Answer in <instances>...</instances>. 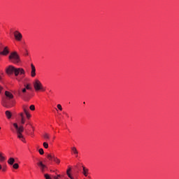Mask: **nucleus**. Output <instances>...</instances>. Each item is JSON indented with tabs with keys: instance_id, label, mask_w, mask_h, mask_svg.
I'll list each match as a JSON object with an SVG mask.
<instances>
[{
	"instance_id": "obj_30",
	"label": "nucleus",
	"mask_w": 179,
	"mask_h": 179,
	"mask_svg": "<svg viewBox=\"0 0 179 179\" xmlns=\"http://www.w3.org/2000/svg\"><path fill=\"white\" fill-rule=\"evenodd\" d=\"M20 115L21 119L24 118V115H23V113H20Z\"/></svg>"
},
{
	"instance_id": "obj_20",
	"label": "nucleus",
	"mask_w": 179,
	"mask_h": 179,
	"mask_svg": "<svg viewBox=\"0 0 179 179\" xmlns=\"http://www.w3.org/2000/svg\"><path fill=\"white\" fill-rule=\"evenodd\" d=\"M0 162H5V157H3L1 152H0Z\"/></svg>"
},
{
	"instance_id": "obj_16",
	"label": "nucleus",
	"mask_w": 179,
	"mask_h": 179,
	"mask_svg": "<svg viewBox=\"0 0 179 179\" xmlns=\"http://www.w3.org/2000/svg\"><path fill=\"white\" fill-rule=\"evenodd\" d=\"M71 168H69V169H67L66 171V174L68 176V177H69V178L71 179H73V177H72V176H71V173H69V171H71Z\"/></svg>"
},
{
	"instance_id": "obj_33",
	"label": "nucleus",
	"mask_w": 179,
	"mask_h": 179,
	"mask_svg": "<svg viewBox=\"0 0 179 179\" xmlns=\"http://www.w3.org/2000/svg\"><path fill=\"white\" fill-rule=\"evenodd\" d=\"M22 93H26V92H27V89L26 88H23L22 90Z\"/></svg>"
},
{
	"instance_id": "obj_11",
	"label": "nucleus",
	"mask_w": 179,
	"mask_h": 179,
	"mask_svg": "<svg viewBox=\"0 0 179 179\" xmlns=\"http://www.w3.org/2000/svg\"><path fill=\"white\" fill-rule=\"evenodd\" d=\"M83 174L85 176V177H87V174H89V169L85 166H83Z\"/></svg>"
},
{
	"instance_id": "obj_32",
	"label": "nucleus",
	"mask_w": 179,
	"mask_h": 179,
	"mask_svg": "<svg viewBox=\"0 0 179 179\" xmlns=\"http://www.w3.org/2000/svg\"><path fill=\"white\" fill-rule=\"evenodd\" d=\"M24 122H26V120L24 119H21V124H24Z\"/></svg>"
},
{
	"instance_id": "obj_12",
	"label": "nucleus",
	"mask_w": 179,
	"mask_h": 179,
	"mask_svg": "<svg viewBox=\"0 0 179 179\" xmlns=\"http://www.w3.org/2000/svg\"><path fill=\"white\" fill-rule=\"evenodd\" d=\"M5 96L8 97V99H13V94L10 92L6 91Z\"/></svg>"
},
{
	"instance_id": "obj_5",
	"label": "nucleus",
	"mask_w": 179,
	"mask_h": 179,
	"mask_svg": "<svg viewBox=\"0 0 179 179\" xmlns=\"http://www.w3.org/2000/svg\"><path fill=\"white\" fill-rule=\"evenodd\" d=\"M24 129L23 128V126L18 127L17 129V136L19 139H20V141H22V142L25 143L26 140H24V137L23 136V134H22V132H23Z\"/></svg>"
},
{
	"instance_id": "obj_24",
	"label": "nucleus",
	"mask_w": 179,
	"mask_h": 179,
	"mask_svg": "<svg viewBox=\"0 0 179 179\" xmlns=\"http://www.w3.org/2000/svg\"><path fill=\"white\" fill-rule=\"evenodd\" d=\"M29 108L31 111H34V110H36V107L34 106V105H31Z\"/></svg>"
},
{
	"instance_id": "obj_25",
	"label": "nucleus",
	"mask_w": 179,
	"mask_h": 179,
	"mask_svg": "<svg viewBox=\"0 0 179 179\" xmlns=\"http://www.w3.org/2000/svg\"><path fill=\"white\" fill-rule=\"evenodd\" d=\"M13 169H19V164H14L13 165Z\"/></svg>"
},
{
	"instance_id": "obj_28",
	"label": "nucleus",
	"mask_w": 179,
	"mask_h": 179,
	"mask_svg": "<svg viewBox=\"0 0 179 179\" xmlns=\"http://www.w3.org/2000/svg\"><path fill=\"white\" fill-rule=\"evenodd\" d=\"M24 45H26V42H22L21 47H22V48H24Z\"/></svg>"
},
{
	"instance_id": "obj_43",
	"label": "nucleus",
	"mask_w": 179,
	"mask_h": 179,
	"mask_svg": "<svg viewBox=\"0 0 179 179\" xmlns=\"http://www.w3.org/2000/svg\"><path fill=\"white\" fill-rule=\"evenodd\" d=\"M83 104H85V102H83Z\"/></svg>"
},
{
	"instance_id": "obj_39",
	"label": "nucleus",
	"mask_w": 179,
	"mask_h": 179,
	"mask_svg": "<svg viewBox=\"0 0 179 179\" xmlns=\"http://www.w3.org/2000/svg\"><path fill=\"white\" fill-rule=\"evenodd\" d=\"M57 178H58L59 177H61V175H57Z\"/></svg>"
},
{
	"instance_id": "obj_41",
	"label": "nucleus",
	"mask_w": 179,
	"mask_h": 179,
	"mask_svg": "<svg viewBox=\"0 0 179 179\" xmlns=\"http://www.w3.org/2000/svg\"><path fill=\"white\" fill-rule=\"evenodd\" d=\"M66 117H69L67 113H66Z\"/></svg>"
},
{
	"instance_id": "obj_23",
	"label": "nucleus",
	"mask_w": 179,
	"mask_h": 179,
	"mask_svg": "<svg viewBox=\"0 0 179 179\" xmlns=\"http://www.w3.org/2000/svg\"><path fill=\"white\" fill-rule=\"evenodd\" d=\"M43 147L45 148V149H48V143L44 142Z\"/></svg>"
},
{
	"instance_id": "obj_7",
	"label": "nucleus",
	"mask_w": 179,
	"mask_h": 179,
	"mask_svg": "<svg viewBox=\"0 0 179 179\" xmlns=\"http://www.w3.org/2000/svg\"><path fill=\"white\" fill-rule=\"evenodd\" d=\"M22 110H23L28 120H30V117H31V115H30V113H29V110L27 109V108H26V106H22Z\"/></svg>"
},
{
	"instance_id": "obj_27",
	"label": "nucleus",
	"mask_w": 179,
	"mask_h": 179,
	"mask_svg": "<svg viewBox=\"0 0 179 179\" xmlns=\"http://www.w3.org/2000/svg\"><path fill=\"white\" fill-rule=\"evenodd\" d=\"M57 108L60 110V111H62V106H61V104H57Z\"/></svg>"
},
{
	"instance_id": "obj_44",
	"label": "nucleus",
	"mask_w": 179,
	"mask_h": 179,
	"mask_svg": "<svg viewBox=\"0 0 179 179\" xmlns=\"http://www.w3.org/2000/svg\"><path fill=\"white\" fill-rule=\"evenodd\" d=\"M0 129H1V127H0Z\"/></svg>"
},
{
	"instance_id": "obj_37",
	"label": "nucleus",
	"mask_w": 179,
	"mask_h": 179,
	"mask_svg": "<svg viewBox=\"0 0 179 179\" xmlns=\"http://www.w3.org/2000/svg\"><path fill=\"white\" fill-rule=\"evenodd\" d=\"M54 179H58V177L54 176Z\"/></svg>"
},
{
	"instance_id": "obj_8",
	"label": "nucleus",
	"mask_w": 179,
	"mask_h": 179,
	"mask_svg": "<svg viewBox=\"0 0 179 179\" xmlns=\"http://www.w3.org/2000/svg\"><path fill=\"white\" fill-rule=\"evenodd\" d=\"M8 54H9V49L7 46L3 48V51L0 52V55H8Z\"/></svg>"
},
{
	"instance_id": "obj_36",
	"label": "nucleus",
	"mask_w": 179,
	"mask_h": 179,
	"mask_svg": "<svg viewBox=\"0 0 179 179\" xmlns=\"http://www.w3.org/2000/svg\"><path fill=\"white\" fill-rule=\"evenodd\" d=\"M0 170H2V165L0 164Z\"/></svg>"
},
{
	"instance_id": "obj_35",
	"label": "nucleus",
	"mask_w": 179,
	"mask_h": 179,
	"mask_svg": "<svg viewBox=\"0 0 179 179\" xmlns=\"http://www.w3.org/2000/svg\"><path fill=\"white\" fill-rule=\"evenodd\" d=\"M3 90V87H0V93H1V90Z\"/></svg>"
},
{
	"instance_id": "obj_22",
	"label": "nucleus",
	"mask_w": 179,
	"mask_h": 179,
	"mask_svg": "<svg viewBox=\"0 0 179 179\" xmlns=\"http://www.w3.org/2000/svg\"><path fill=\"white\" fill-rule=\"evenodd\" d=\"M44 177L45 179H52L51 176H50V175L48 173L44 174Z\"/></svg>"
},
{
	"instance_id": "obj_40",
	"label": "nucleus",
	"mask_w": 179,
	"mask_h": 179,
	"mask_svg": "<svg viewBox=\"0 0 179 179\" xmlns=\"http://www.w3.org/2000/svg\"><path fill=\"white\" fill-rule=\"evenodd\" d=\"M0 80H2V77H1V76H0Z\"/></svg>"
},
{
	"instance_id": "obj_29",
	"label": "nucleus",
	"mask_w": 179,
	"mask_h": 179,
	"mask_svg": "<svg viewBox=\"0 0 179 179\" xmlns=\"http://www.w3.org/2000/svg\"><path fill=\"white\" fill-rule=\"evenodd\" d=\"M13 127H15V129H17L19 128V126H17V123H14Z\"/></svg>"
},
{
	"instance_id": "obj_42",
	"label": "nucleus",
	"mask_w": 179,
	"mask_h": 179,
	"mask_svg": "<svg viewBox=\"0 0 179 179\" xmlns=\"http://www.w3.org/2000/svg\"><path fill=\"white\" fill-rule=\"evenodd\" d=\"M31 128H32V129H34V127H31Z\"/></svg>"
},
{
	"instance_id": "obj_17",
	"label": "nucleus",
	"mask_w": 179,
	"mask_h": 179,
	"mask_svg": "<svg viewBox=\"0 0 179 179\" xmlns=\"http://www.w3.org/2000/svg\"><path fill=\"white\" fill-rule=\"evenodd\" d=\"M53 161L57 164H59V163H61V161L59 160V159L57 158V157H55L53 158Z\"/></svg>"
},
{
	"instance_id": "obj_1",
	"label": "nucleus",
	"mask_w": 179,
	"mask_h": 179,
	"mask_svg": "<svg viewBox=\"0 0 179 179\" xmlns=\"http://www.w3.org/2000/svg\"><path fill=\"white\" fill-rule=\"evenodd\" d=\"M7 75H15V76H19V75H24V69L22 68H16L13 66H9L6 69Z\"/></svg>"
},
{
	"instance_id": "obj_26",
	"label": "nucleus",
	"mask_w": 179,
	"mask_h": 179,
	"mask_svg": "<svg viewBox=\"0 0 179 179\" xmlns=\"http://www.w3.org/2000/svg\"><path fill=\"white\" fill-rule=\"evenodd\" d=\"M38 152L40 155H44V150L43 148L39 149Z\"/></svg>"
},
{
	"instance_id": "obj_3",
	"label": "nucleus",
	"mask_w": 179,
	"mask_h": 179,
	"mask_svg": "<svg viewBox=\"0 0 179 179\" xmlns=\"http://www.w3.org/2000/svg\"><path fill=\"white\" fill-rule=\"evenodd\" d=\"M34 87L36 90V92H38L39 90H41L42 92H45V89H44V87H43V84L40 80H35L33 83Z\"/></svg>"
},
{
	"instance_id": "obj_38",
	"label": "nucleus",
	"mask_w": 179,
	"mask_h": 179,
	"mask_svg": "<svg viewBox=\"0 0 179 179\" xmlns=\"http://www.w3.org/2000/svg\"><path fill=\"white\" fill-rule=\"evenodd\" d=\"M3 171H5V168L1 169Z\"/></svg>"
},
{
	"instance_id": "obj_18",
	"label": "nucleus",
	"mask_w": 179,
	"mask_h": 179,
	"mask_svg": "<svg viewBox=\"0 0 179 179\" xmlns=\"http://www.w3.org/2000/svg\"><path fill=\"white\" fill-rule=\"evenodd\" d=\"M71 150L73 152L74 155H78V150L76 149V148L73 147L71 148Z\"/></svg>"
},
{
	"instance_id": "obj_6",
	"label": "nucleus",
	"mask_w": 179,
	"mask_h": 179,
	"mask_svg": "<svg viewBox=\"0 0 179 179\" xmlns=\"http://www.w3.org/2000/svg\"><path fill=\"white\" fill-rule=\"evenodd\" d=\"M14 37L17 41H22V38H23V36L19 31H15L13 32Z\"/></svg>"
},
{
	"instance_id": "obj_34",
	"label": "nucleus",
	"mask_w": 179,
	"mask_h": 179,
	"mask_svg": "<svg viewBox=\"0 0 179 179\" xmlns=\"http://www.w3.org/2000/svg\"><path fill=\"white\" fill-rule=\"evenodd\" d=\"M16 80H17L18 82H20L22 80V78H16Z\"/></svg>"
},
{
	"instance_id": "obj_31",
	"label": "nucleus",
	"mask_w": 179,
	"mask_h": 179,
	"mask_svg": "<svg viewBox=\"0 0 179 179\" xmlns=\"http://www.w3.org/2000/svg\"><path fill=\"white\" fill-rule=\"evenodd\" d=\"M24 55H25L26 57H27V55H29V52L27 51V49H25Z\"/></svg>"
},
{
	"instance_id": "obj_14",
	"label": "nucleus",
	"mask_w": 179,
	"mask_h": 179,
	"mask_svg": "<svg viewBox=\"0 0 179 179\" xmlns=\"http://www.w3.org/2000/svg\"><path fill=\"white\" fill-rule=\"evenodd\" d=\"M8 164H10V166H13V163H15V159L14 158H10L8 160Z\"/></svg>"
},
{
	"instance_id": "obj_21",
	"label": "nucleus",
	"mask_w": 179,
	"mask_h": 179,
	"mask_svg": "<svg viewBox=\"0 0 179 179\" xmlns=\"http://www.w3.org/2000/svg\"><path fill=\"white\" fill-rule=\"evenodd\" d=\"M25 89L27 90H31V87H30V84H27V85H24Z\"/></svg>"
},
{
	"instance_id": "obj_19",
	"label": "nucleus",
	"mask_w": 179,
	"mask_h": 179,
	"mask_svg": "<svg viewBox=\"0 0 179 179\" xmlns=\"http://www.w3.org/2000/svg\"><path fill=\"white\" fill-rule=\"evenodd\" d=\"M43 138H45V139H50V135L48 134H47V133H45L44 134H43Z\"/></svg>"
},
{
	"instance_id": "obj_2",
	"label": "nucleus",
	"mask_w": 179,
	"mask_h": 179,
	"mask_svg": "<svg viewBox=\"0 0 179 179\" xmlns=\"http://www.w3.org/2000/svg\"><path fill=\"white\" fill-rule=\"evenodd\" d=\"M8 59L13 64H19L20 62V57L17 52H12L8 57Z\"/></svg>"
},
{
	"instance_id": "obj_13",
	"label": "nucleus",
	"mask_w": 179,
	"mask_h": 179,
	"mask_svg": "<svg viewBox=\"0 0 179 179\" xmlns=\"http://www.w3.org/2000/svg\"><path fill=\"white\" fill-rule=\"evenodd\" d=\"M5 114H6V115L8 120H10V118H12V113H10V111L6 110V111L5 112Z\"/></svg>"
},
{
	"instance_id": "obj_4",
	"label": "nucleus",
	"mask_w": 179,
	"mask_h": 179,
	"mask_svg": "<svg viewBox=\"0 0 179 179\" xmlns=\"http://www.w3.org/2000/svg\"><path fill=\"white\" fill-rule=\"evenodd\" d=\"M1 104L3 107H6V108H12L13 107V104H15L14 101H8L6 99H3L1 101Z\"/></svg>"
},
{
	"instance_id": "obj_9",
	"label": "nucleus",
	"mask_w": 179,
	"mask_h": 179,
	"mask_svg": "<svg viewBox=\"0 0 179 179\" xmlns=\"http://www.w3.org/2000/svg\"><path fill=\"white\" fill-rule=\"evenodd\" d=\"M38 166L41 167V170L42 173H44V171H45V169H47V166L44 165L42 162H40L39 163H38Z\"/></svg>"
},
{
	"instance_id": "obj_15",
	"label": "nucleus",
	"mask_w": 179,
	"mask_h": 179,
	"mask_svg": "<svg viewBox=\"0 0 179 179\" xmlns=\"http://www.w3.org/2000/svg\"><path fill=\"white\" fill-rule=\"evenodd\" d=\"M55 157V155H52V154H48V159L49 160H54V158Z\"/></svg>"
},
{
	"instance_id": "obj_10",
	"label": "nucleus",
	"mask_w": 179,
	"mask_h": 179,
	"mask_svg": "<svg viewBox=\"0 0 179 179\" xmlns=\"http://www.w3.org/2000/svg\"><path fill=\"white\" fill-rule=\"evenodd\" d=\"M31 76L32 78H34V76H36V67L33 64H31Z\"/></svg>"
}]
</instances>
